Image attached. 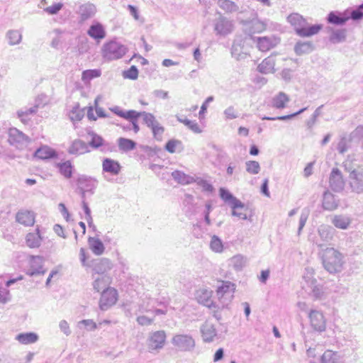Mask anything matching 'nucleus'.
Returning a JSON list of instances; mask_svg holds the SVG:
<instances>
[{"label":"nucleus","instance_id":"1","mask_svg":"<svg viewBox=\"0 0 363 363\" xmlns=\"http://www.w3.org/2000/svg\"><path fill=\"white\" fill-rule=\"evenodd\" d=\"M344 257L337 250L331 247L325 250L323 255V264L326 271L330 274L342 272L345 263Z\"/></svg>","mask_w":363,"mask_h":363},{"label":"nucleus","instance_id":"2","mask_svg":"<svg viewBox=\"0 0 363 363\" xmlns=\"http://www.w3.org/2000/svg\"><path fill=\"white\" fill-rule=\"evenodd\" d=\"M289 23L294 27L296 34L301 37H310L318 33L321 29V25L310 26L308 22L298 13H292L287 18Z\"/></svg>","mask_w":363,"mask_h":363},{"label":"nucleus","instance_id":"3","mask_svg":"<svg viewBox=\"0 0 363 363\" xmlns=\"http://www.w3.org/2000/svg\"><path fill=\"white\" fill-rule=\"evenodd\" d=\"M345 169L349 173V186L351 191L357 194H363V167H352L347 161L343 164Z\"/></svg>","mask_w":363,"mask_h":363},{"label":"nucleus","instance_id":"4","mask_svg":"<svg viewBox=\"0 0 363 363\" xmlns=\"http://www.w3.org/2000/svg\"><path fill=\"white\" fill-rule=\"evenodd\" d=\"M126 52V47L116 40H111L105 43L101 49L103 57L108 61L121 59Z\"/></svg>","mask_w":363,"mask_h":363},{"label":"nucleus","instance_id":"5","mask_svg":"<svg viewBox=\"0 0 363 363\" xmlns=\"http://www.w3.org/2000/svg\"><path fill=\"white\" fill-rule=\"evenodd\" d=\"M172 344L180 352H192L196 346L194 337L189 334H176L172 339Z\"/></svg>","mask_w":363,"mask_h":363},{"label":"nucleus","instance_id":"6","mask_svg":"<svg viewBox=\"0 0 363 363\" xmlns=\"http://www.w3.org/2000/svg\"><path fill=\"white\" fill-rule=\"evenodd\" d=\"M142 118L143 123L151 129L154 138L161 141L164 128L157 121L155 116L152 113L142 111Z\"/></svg>","mask_w":363,"mask_h":363},{"label":"nucleus","instance_id":"7","mask_svg":"<svg viewBox=\"0 0 363 363\" xmlns=\"http://www.w3.org/2000/svg\"><path fill=\"white\" fill-rule=\"evenodd\" d=\"M306 271L303 278L306 282V288L309 290L308 294L315 299L321 298L324 294L323 286L318 284L317 280L313 277L312 269H306Z\"/></svg>","mask_w":363,"mask_h":363},{"label":"nucleus","instance_id":"8","mask_svg":"<svg viewBox=\"0 0 363 363\" xmlns=\"http://www.w3.org/2000/svg\"><path fill=\"white\" fill-rule=\"evenodd\" d=\"M118 299L117 291L113 288H106L101 293L99 301V307L102 311H106L113 306Z\"/></svg>","mask_w":363,"mask_h":363},{"label":"nucleus","instance_id":"9","mask_svg":"<svg viewBox=\"0 0 363 363\" xmlns=\"http://www.w3.org/2000/svg\"><path fill=\"white\" fill-rule=\"evenodd\" d=\"M244 26V33L248 35H252L255 33H260L266 30L267 23L257 18H252L250 21H242Z\"/></svg>","mask_w":363,"mask_h":363},{"label":"nucleus","instance_id":"10","mask_svg":"<svg viewBox=\"0 0 363 363\" xmlns=\"http://www.w3.org/2000/svg\"><path fill=\"white\" fill-rule=\"evenodd\" d=\"M234 29L232 21L225 16H220L214 23V30L218 35L226 36L231 33Z\"/></svg>","mask_w":363,"mask_h":363},{"label":"nucleus","instance_id":"11","mask_svg":"<svg viewBox=\"0 0 363 363\" xmlns=\"http://www.w3.org/2000/svg\"><path fill=\"white\" fill-rule=\"evenodd\" d=\"M77 184L81 191L82 198L84 199L86 192H89L91 194H94V190L96 188L98 182L91 177L82 175L77 179Z\"/></svg>","mask_w":363,"mask_h":363},{"label":"nucleus","instance_id":"12","mask_svg":"<svg viewBox=\"0 0 363 363\" xmlns=\"http://www.w3.org/2000/svg\"><path fill=\"white\" fill-rule=\"evenodd\" d=\"M308 318L311 326L315 331L322 333L325 330V318L320 311L316 310L310 311L308 313Z\"/></svg>","mask_w":363,"mask_h":363},{"label":"nucleus","instance_id":"13","mask_svg":"<svg viewBox=\"0 0 363 363\" xmlns=\"http://www.w3.org/2000/svg\"><path fill=\"white\" fill-rule=\"evenodd\" d=\"M345 180L341 171L337 168H333L329 177V185L333 191L340 192L344 189Z\"/></svg>","mask_w":363,"mask_h":363},{"label":"nucleus","instance_id":"14","mask_svg":"<svg viewBox=\"0 0 363 363\" xmlns=\"http://www.w3.org/2000/svg\"><path fill=\"white\" fill-rule=\"evenodd\" d=\"M235 289L234 284L230 281H222L221 285L218 286L216 296L219 299L223 300V303H226L225 302L231 301Z\"/></svg>","mask_w":363,"mask_h":363},{"label":"nucleus","instance_id":"15","mask_svg":"<svg viewBox=\"0 0 363 363\" xmlns=\"http://www.w3.org/2000/svg\"><path fill=\"white\" fill-rule=\"evenodd\" d=\"M89 267L98 274H103L112 268V263L108 258H98L91 261Z\"/></svg>","mask_w":363,"mask_h":363},{"label":"nucleus","instance_id":"16","mask_svg":"<svg viewBox=\"0 0 363 363\" xmlns=\"http://www.w3.org/2000/svg\"><path fill=\"white\" fill-rule=\"evenodd\" d=\"M9 142L11 145L18 147L20 145L28 143L30 139L23 132L16 128H12L9 131Z\"/></svg>","mask_w":363,"mask_h":363},{"label":"nucleus","instance_id":"17","mask_svg":"<svg viewBox=\"0 0 363 363\" xmlns=\"http://www.w3.org/2000/svg\"><path fill=\"white\" fill-rule=\"evenodd\" d=\"M279 42V38L274 35L259 37L257 39V48L262 52L269 50L278 45Z\"/></svg>","mask_w":363,"mask_h":363},{"label":"nucleus","instance_id":"18","mask_svg":"<svg viewBox=\"0 0 363 363\" xmlns=\"http://www.w3.org/2000/svg\"><path fill=\"white\" fill-rule=\"evenodd\" d=\"M201 337L205 342H211L217 336V331L215 325L208 320H206L200 328Z\"/></svg>","mask_w":363,"mask_h":363},{"label":"nucleus","instance_id":"19","mask_svg":"<svg viewBox=\"0 0 363 363\" xmlns=\"http://www.w3.org/2000/svg\"><path fill=\"white\" fill-rule=\"evenodd\" d=\"M166 340V334L163 330L152 333L149 337V347L152 350L163 347Z\"/></svg>","mask_w":363,"mask_h":363},{"label":"nucleus","instance_id":"20","mask_svg":"<svg viewBox=\"0 0 363 363\" xmlns=\"http://www.w3.org/2000/svg\"><path fill=\"white\" fill-rule=\"evenodd\" d=\"M352 222V218L350 216L346 214L335 215L331 218L332 224L337 228L341 230H347L350 228Z\"/></svg>","mask_w":363,"mask_h":363},{"label":"nucleus","instance_id":"21","mask_svg":"<svg viewBox=\"0 0 363 363\" xmlns=\"http://www.w3.org/2000/svg\"><path fill=\"white\" fill-rule=\"evenodd\" d=\"M96 11V6L91 3H86L79 6L77 13L81 21H85L92 18Z\"/></svg>","mask_w":363,"mask_h":363},{"label":"nucleus","instance_id":"22","mask_svg":"<svg viewBox=\"0 0 363 363\" xmlns=\"http://www.w3.org/2000/svg\"><path fill=\"white\" fill-rule=\"evenodd\" d=\"M18 223L25 226H32L35 223V214L28 210H20L16 216Z\"/></svg>","mask_w":363,"mask_h":363},{"label":"nucleus","instance_id":"23","mask_svg":"<svg viewBox=\"0 0 363 363\" xmlns=\"http://www.w3.org/2000/svg\"><path fill=\"white\" fill-rule=\"evenodd\" d=\"M322 206L325 210L332 211L338 207L339 200L335 198V195L327 190L323 196Z\"/></svg>","mask_w":363,"mask_h":363},{"label":"nucleus","instance_id":"24","mask_svg":"<svg viewBox=\"0 0 363 363\" xmlns=\"http://www.w3.org/2000/svg\"><path fill=\"white\" fill-rule=\"evenodd\" d=\"M220 197L227 203L231 208L236 207H242V202L235 197L228 190L225 188H220L219 190Z\"/></svg>","mask_w":363,"mask_h":363},{"label":"nucleus","instance_id":"25","mask_svg":"<svg viewBox=\"0 0 363 363\" xmlns=\"http://www.w3.org/2000/svg\"><path fill=\"white\" fill-rule=\"evenodd\" d=\"M89 145L87 143L81 140H75L68 149V152L72 155H82L89 152Z\"/></svg>","mask_w":363,"mask_h":363},{"label":"nucleus","instance_id":"26","mask_svg":"<svg viewBox=\"0 0 363 363\" xmlns=\"http://www.w3.org/2000/svg\"><path fill=\"white\" fill-rule=\"evenodd\" d=\"M275 66L274 56L271 55L265 58L262 62L257 66V70L264 74L269 73H274Z\"/></svg>","mask_w":363,"mask_h":363},{"label":"nucleus","instance_id":"27","mask_svg":"<svg viewBox=\"0 0 363 363\" xmlns=\"http://www.w3.org/2000/svg\"><path fill=\"white\" fill-rule=\"evenodd\" d=\"M103 171L113 175H117L121 172V167L118 162L110 158H105L102 163Z\"/></svg>","mask_w":363,"mask_h":363},{"label":"nucleus","instance_id":"28","mask_svg":"<svg viewBox=\"0 0 363 363\" xmlns=\"http://www.w3.org/2000/svg\"><path fill=\"white\" fill-rule=\"evenodd\" d=\"M87 34L98 41L106 37V31L103 26L99 23L91 25L87 31Z\"/></svg>","mask_w":363,"mask_h":363},{"label":"nucleus","instance_id":"29","mask_svg":"<svg viewBox=\"0 0 363 363\" xmlns=\"http://www.w3.org/2000/svg\"><path fill=\"white\" fill-rule=\"evenodd\" d=\"M45 271L42 267V259L40 257H33L31 261L30 268L27 271V274L30 277L43 274Z\"/></svg>","mask_w":363,"mask_h":363},{"label":"nucleus","instance_id":"30","mask_svg":"<svg viewBox=\"0 0 363 363\" xmlns=\"http://www.w3.org/2000/svg\"><path fill=\"white\" fill-rule=\"evenodd\" d=\"M34 156L40 160H48L57 157L56 152L48 146H43L37 149Z\"/></svg>","mask_w":363,"mask_h":363},{"label":"nucleus","instance_id":"31","mask_svg":"<svg viewBox=\"0 0 363 363\" xmlns=\"http://www.w3.org/2000/svg\"><path fill=\"white\" fill-rule=\"evenodd\" d=\"M289 101V96L285 93L281 91L273 97L272 100V105L274 108L282 109L286 107V104Z\"/></svg>","mask_w":363,"mask_h":363},{"label":"nucleus","instance_id":"32","mask_svg":"<svg viewBox=\"0 0 363 363\" xmlns=\"http://www.w3.org/2000/svg\"><path fill=\"white\" fill-rule=\"evenodd\" d=\"M90 249L96 255H101L104 253L105 247L103 242L96 238L90 237L88 239Z\"/></svg>","mask_w":363,"mask_h":363},{"label":"nucleus","instance_id":"33","mask_svg":"<svg viewBox=\"0 0 363 363\" xmlns=\"http://www.w3.org/2000/svg\"><path fill=\"white\" fill-rule=\"evenodd\" d=\"M328 21L331 24L341 26L345 24L347 21L350 19L349 16H346L345 13L341 15L335 12H330L328 16Z\"/></svg>","mask_w":363,"mask_h":363},{"label":"nucleus","instance_id":"34","mask_svg":"<svg viewBox=\"0 0 363 363\" xmlns=\"http://www.w3.org/2000/svg\"><path fill=\"white\" fill-rule=\"evenodd\" d=\"M347 38V30L343 29H334L330 35L329 40L333 43L337 44L345 42Z\"/></svg>","mask_w":363,"mask_h":363},{"label":"nucleus","instance_id":"35","mask_svg":"<svg viewBox=\"0 0 363 363\" xmlns=\"http://www.w3.org/2000/svg\"><path fill=\"white\" fill-rule=\"evenodd\" d=\"M172 177L176 182L183 185L191 184L194 181V177L179 170L172 172Z\"/></svg>","mask_w":363,"mask_h":363},{"label":"nucleus","instance_id":"36","mask_svg":"<svg viewBox=\"0 0 363 363\" xmlns=\"http://www.w3.org/2000/svg\"><path fill=\"white\" fill-rule=\"evenodd\" d=\"M334 231L332 227L327 225H321L318 230L320 239L325 242H328L332 240Z\"/></svg>","mask_w":363,"mask_h":363},{"label":"nucleus","instance_id":"37","mask_svg":"<svg viewBox=\"0 0 363 363\" xmlns=\"http://www.w3.org/2000/svg\"><path fill=\"white\" fill-rule=\"evenodd\" d=\"M41 237L39 234V229L35 233H30L26 235V244L29 247L35 248L40 245Z\"/></svg>","mask_w":363,"mask_h":363},{"label":"nucleus","instance_id":"38","mask_svg":"<svg viewBox=\"0 0 363 363\" xmlns=\"http://www.w3.org/2000/svg\"><path fill=\"white\" fill-rule=\"evenodd\" d=\"M313 50V45L311 42H298L295 45L294 51L298 55L309 53Z\"/></svg>","mask_w":363,"mask_h":363},{"label":"nucleus","instance_id":"39","mask_svg":"<svg viewBox=\"0 0 363 363\" xmlns=\"http://www.w3.org/2000/svg\"><path fill=\"white\" fill-rule=\"evenodd\" d=\"M38 107L39 104L36 102L35 105L31 108H26V110H19L17 112L18 117L22 123H27L30 121L28 116L35 113Z\"/></svg>","mask_w":363,"mask_h":363},{"label":"nucleus","instance_id":"40","mask_svg":"<svg viewBox=\"0 0 363 363\" xmlns=\"http://www.w3.org/2000/svg\"><path fill=\"white\" fill-rule=\"evenodd\" d=\"M16 339L21 344L28 345L35 342L38 340V336L34 333H20Z\"/></svg>","mask_w":363,"mask_h":363},{"label":"nucleus","instance_id":"41","mask_svg":"<svg viewBox=\"0 0 363 363\" xmlns=\"http://www.w3.org/2000/svg\"><path fill=\"white\" fill-rule=\"evenodd\" d=\"M110 283V278L107 276H101L98 278H96L93 282V288L94 289L99 292L101 290H106L107 286Z\"/></svg>","mask_w":363,"mask_h":363},{"label":"nucleus","instance_id":"42","mask_svg":"<svg viewBox=\"0 0 363 363\" xmlns=\"http://www.w3.org/2000/svg\"><path fill=\"white\" fill-rule=\"evenodd\" d=\"M118 145L121 150L128 152L135 148L136 143L130 139L120 138L118 140Z\"/></svg>","mask_w":363,"mask_h":363},{"label":"nucleus","instance_id":"43","mask_svg":"<svg viewBox=\"0 0 363 363\" xmlns=\"http://www.w3.org/2000/svg\"><path fill=\"white\" fill-rule=\"evenodd\" d=\"M164 149L169 153H174L177 149H178L179 152L182 151L184 146L181 140L171 139L166 143Z\"/></svg>","mask_w":363,"mask_h":363},{"label":"nucleus","instance_id":"44","mask_svg":"<svg viewBox=\"0 0 363 363\" xmlns=\"http://www.w3.org/2000/svg\"><path fill=\"white\" fill-rule=\"evenodd\" d=\"M219 6L226 12L233 13L238 11V6L230 0H219Z\"/></svg>","mask_w":363,"mask_h":363},{"label":"nucleus","instance_id":"45","mask_svg":"<svg viewBox=\"0 0 363 363\" xmlns=\"http://www.w3.org/2000/svg\"><path fill=\"white\" fill-rule=\"evenodd\" d=\"M230 264L236 271H240L245 265V259L243 256L237 255L230 259Z\"/></svg>","mask_w":363,"mask_h":363},{"label":"nucleus","instance_id":"46","mask_svg":"<svg viewBox=\"0 0 363 363\" xmlns=\"http://www.w3.org/2000/svg\"><path fill=\"white\" fill-rule=\"evenodd\" d=\"M59 171L65 178H70L72 175V166L69 161H66L57 164Z\"/></svg>","mask_w":363,"mask_h":363},{"label":"nucleus","instance_id":"47","mask_svg":"<svg viewBox=\"0 0 363 363\" xmlns=\"http://www.w3.org/2000/svg\"><path fill=\"white\" fill-rule=\"evenodd\" d=\"M6 36L9 38V43L11 45L19 44L22 39L21 33L16 30H9L7 32Z\"/></svg>","mask_w":363,"mask_h":363},{"label":"nucleus","instance_id":"48","mask_svg":"<svg viewBox=\"0 0 363 363\" xmlns=\"http://www.w3.org/2000/svg\"><path fill=\"white\" fill-rule=\"evenodd\" d=\"M307 107H305V108H303L301 109H300L298 111L296 112V113H291V114H289V115H286V116H277V117H269V116H264L262 118V120H267V121H277V120H279V121H286V120H289V119H291L294 117H296V116L303 113L306 110H307Z\"/></svg>","mask_w":363,"mask_h":363},{"label":"nucleus","instance_id":"49","mask_svg":"<svg viewBox=\"0 0 363 363\" xmlns=\"http://www.w3.org/2000/svg\"><path fill=\"white\" fill-rule=\"evenodd\" d=\"M101 72L100 69H87L82 72V79L84 82H89L94 78L100 77Z\"/></svg>","mask_w":363,"mask_h":363},{"label":"nucleus","instance_id":"50","mask_svg":"<svg viewBox=\"0 0 363 363\" xmlns=\"http://www.w3.org/2000/svg\"><path fill=\"white\" fill-rule=\"evenodd\" d=\"M210 248L215 252H221L223 251V242L217 235L211 237Z\"/></svg>","mask_w":363,"mask_h":363},{"label":"nucleus","instance_id":"51","mask_svg":"<svg viewBox=\"0 0 363 363\" xmlns=\"http://www.w3.org/2000/svg\"><path fill=\"white\" fill-rule=\"evenodd\" d=\"M321 363H337V354L332 350L325 351L321 357Z\"/></svg>","mask_w":363,"mask_h":363},{"label":"nucleus","instance_id":"52","mask_svg":"<svg viewBox=\"0 0 363 363\" xmlns=\"http://www.w3.org/2000/svg\"><path fill=\"white\" fill-rule=\"evenodd\" d=\"M111 111L113 112L117 116L123 118L125 119L126 118H131L133 117V115L135 114L134 110H129V111H123L118 106H115L112 108H111Z\"/></svg>","mask_w":363,"mask_h":363},{"label":"nucleus","instance_id":"53","mask_svg":"<svg viewBox=\"0 0 363 363\" xmlns=\"http://www.w3.org/2000/svg\"><path fill=\"white\" fill-rule=\"evenodd\" d=\"M178 121L182 123H184L185 125H186L190 130H191L193 132L196 133H200L201 132V128H199L198 123L196 121H190L187 118H177Z\"/></svg>","mask_w":363,"mask_h":363},{"label":"nucleus","instance_id":"54","mask_svg":"<svg viewBox=\"0 0 363 363\" xmlns=\"http://www.w3.org/2000/svg\"><path fill=\"white\" fill-rule=\"evenodd\" d=\"M84 116V112L83 110L79 109L78 107H74L70 111L69 114V117L70 120L73 122H77L81 121Z\"/></svg>","mask_w":363,"mask_h":363},{"label":"nucleus","instance_id":"55","mask_svg":"<svg viewBox=\"0 0 363 363\" xmlns=\"http://www.w3.org/2000/svg\"><path fill=\"white\" fill-rule=\"evenodd\" d=\"M194 182H196V184L202 188L203 191L212 193L214 190V188L211 184L201 178L197 177L194 179Z\"/></svg>","mask_w":363,"mask_h":363},{"label":"nucleus","instance_id":"56","mask_svg":"<svg viewBox=\"0 0 363 363\" xmlns=\"http://www.w3.org/2000/svg\"><path fill=\"white\" fill-rule=\"evenodd\" d=\"M246 171L252 174H257L260 171V165L257 161H247L245 163Z\"/></svg>","mask_w":363,"mask_h":363},{"label":"nucleus","instance_id":"57","mask_svg":"<svg viewBox=\"0 0 363 363\" xmlns=\"http://www.w3.org/2000/svg\"><path fill=\"white\" fill-rule=\"evenodd\" d=\"M247 210V207L245 205L242 203V207H236L235 208H232V216H236L240 219L246 220L247 219V216L245 213Z\"/></svg>","mask_w":363,"mask_h":363},{"label":"nucleus","instance_id":"58","mask_svg":"<svg viewBox=\"0 0 363 363\" xmlns=\"http://www.w3.org/2000/svg\"><path fill=\"white\" fill-rule=\"evenodd\" d=\"M82 205L86 216L85 219L88 223V225H89V227H91L92 225L94 227V225H93V219L91 214V210L88 206V203L85 201V198L82 199Z\"/></svg>","mask_w":363,"mask_h":363},{"label":"nucleus","instance_id":"59","mask_svg":"<svg viewBox=\"0 0 363 363\" xmlns=\"http://www.w3.org/2000/svg\"><path fill=\"white\" fill-rule=\"evenodd\" d=\"M309 210L308 208L303 209L300 218H299V225H298V234L299 235L303 229V228L305 226L306 223L308 220V216H309Z\"/></svg>","mask_w":363,"mask_h":363},{"label":"nucleus","instance_id":"60","mask_svg":"<svg viewBox=\"0 0 363 363\" xmlns=\"http://www.w3.org/2000/svg\"><path fill=\"white\" fill-rule=\"evenodd\" d=\"M323 107V105L318 107L311 117L307 121L306 125L308 128H311L316 123L318 117L321 114V108Z\"/></svg>","mask_w":363,"mask_h":363},{"label":"nucleus","instance_id":"61","mask_svg":"<svg viewBox=\"0 0 363 363\" xmlns=\"http://www.w3.org/2000/svg\"><path fill=\"white\" fill-rule=\"evenodd\" d=\"M103 145L104 139L101 136L93 133L91 140L89 143L88 145L91 146L92 148L97 149Z\"/></svg>","mask_w":363,"mask_h":363},{"label":"nucleus","instance_id":"62","mask_svg":"<svg viewBox=\"0 0 363 363\" xmlns=\"http://www.w3.org/2000/svg\"><path fill=\"white\" fill-rule=\"evenodd\" d=\"M123 77L130 79H136L138 77V70L135 65L131 66L123 72Z\"/></svg>","mask_w":363,"mask_h":363},{"label":"nucleus","instance_id":"63","mask_svg":"<svg viewBox=\"0 0 363 363\" xmlns=\"http://www.w3.org/2000/svg\"><path fill=\"white\" fill-rule=\"evenodd\" d=\"M363 3L359 6V7L351 11L350 15V18H352L354 21H358L363 18Z\"/></svg>","mask_w":363,"mask_h":363},{"label":"nucleus","instance_id":"64","mask_svg":"<svg viewBox=\"0 0 363 363\" xmlns=\"http://www.w3.org/2000/svg\"><path fill=\"white\" fill-rule=\"evenodd\" d=\"M211 296V291L208 290H204L203 292V295L200 296L199 301L202 303L203 305L210 307L212 301L210 298Z\"/></svg>","mask_w":363,"mask_h":363}]
</instances>
